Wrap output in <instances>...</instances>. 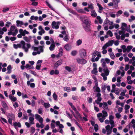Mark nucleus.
Returning <instances> with one entry per match:
<instances>
[{
  "instance_id": "1",
  "label": "nucleus",
  "mask_w": 135,
  "mask_h": 135,
  "mask_svg": "<svg viewBox=\"0 0 135 135\" xmlns=\"http://www.w3.org/2000/svg\"><path fill=\"white\" fill-rule=\"evenodd\" d=\"M92 57L91 58V60L92 62L98 61L99 58L101 57L100 53L96 51H95L91 54Z\"/></svg>"
},
{
  "instance_id": "2",
  "label": "nucleus",
  "mask_w": 135,
  "mask_h": 135,
  "mask_svg": "<svg viewBox=\"0 0 135 135\" xmlns=\"http://www.w3.org/2000/svg\"><path fill=\"white\" fill-rule=\"evenodd\" d=\"M21 45L22 46V48L25 51L27 52L28 51V49L30 48L31 45L30 43H27L26 45L27 46V47H25L26 43L25 42L23 41H22L20 42Z\"/></svg>"
},
{
  "instance_id": "3",
  "label": "nucleus",
  "mask_w": 135,
  "mask_h": 135,
  "mask_svg": "<svg viewBox=\"0 0 135 135\" xmlns=\"http://www.w3.org/2000/svg\"><path fill=\"white\" fill-rule=\"evenodd\" d=\"M7 117L8 118V122L11 125L12 124V120H15V115L12 113H9L7 115Z\"/></svg>"
},
{
  "instance_id": "4",
  "label": "nucleus",
  "mask_w": 135,
  "mask_h": 135,
  "mask_svg": "<svg viewBox=\"0 0 135 135\" xmlns=\"http://www.w3.org/2000/svg\"><path fill=\"white\" fill-rule=\"evenodd\" d=\"M81 20L82 21L83 23L85 24V25H91V22L90 20L88 19L84 18V17H80Z\"/></svg>"
},
{
  "instance_id": "5",
  "label": "nucleus",
  "mask_w": 135,
  "mask_h": 135,
  "mask_svg": "<svg viewBox=\"0 0 135 135\" xmlns=\"http://www.w3.org/2000/svg\"><path fill=\"white\" fill-rule=\"evenodd\" d=\"M79 53L82 59H84L86 55V51L84 49H81L79 50Z\"/></svg>"
},
{
  "instance_id": "6",
  "label": "nucleus",
  "mask_w": 135,
  "mask_h": 135,
  "mask_svg": "<svg viewBox=\"0 0 135 135\" xmlns=\"http://www.w3.org/2000/svg\"><path fill=\"white\" fill-rule=\"evenodd\" d=\"M39 51H37V52H33L32 53L33 55L35 56L37 54H40L41 52H43L44 51V46H39Z\"/></svg>"
},
{
  "instance_id": "7",
  "label": "nucleus",
  "mask_w": 135,
  "mask_h": 135,
  "mask_svg": "<svg viewBox=\"0 0 135 135\" xmlns=\"http://www.w3.org/2000/svg\"><path fill=\"white\" fill-rule=\"evenodd\" d=\"M83 28L86 32H90L91 31V25H83Z\"/></svg>"
},
{
  "instance_id": "8",
  "label": "nucleus",
  "mask_w": 135,
  "mask_h": 135,
  "mask_svg": "<svg viewBox=\"0 0 135 135\" xmlns=\"http://www.w3.org/2000/svg\"><path fill=\"white\" fill-rule=\"evenodd\" d=\"M77 62L80 64H84L87 62V61L84 59H80L78 58L76 59Z\"/></svg>"
},
{
  "instance_id": "9",
  "label": "nucleus",
  "mask_w": 135,
  "mask_h": 135,
  "mask_svg": "<svg viewBox=\"0 0 135 135\" xmlns=\"http://www.w3.org/2000/svg\"><path fill=\"white\" fill-rule=\"evenodd\" d=\"M102 66L103 67V70L104 73L108 72L109 73V71L108 70L107 66L106 65V63L103 62V63H102Z\"/></svg>"
},
{
  "instance_id": "10",
  "label": "nucleus",
  "mask_w": 135,
  "mask_h": 135,
  "mask_svg": "<svg viewBox=\"0 0 135 135\" xmlns=\"http://www.w3.org/2000/svg\"><path fill=\"white\" fill-rule=\"evenodd\" d=\"M62 60L60 59L55 63L54 66V68L56 69L62 63Z\"/></svg>"
},
{
  "instance_id": "11",
  "label": "nucleus",
  "mask_w": 135,
  "mask_h": 135,
  "mask_svg": "<svg viewBox=\"0 0 135 135\" xmlns=\"http://www.w3.org/2000/svg\"><path fill=\"white\" fill-rule=\"evenodd\" d=\"M18 30L17 29H15L14 31L13 32L10 31L8 32V35H12L13 36H15L18 33Z\"/></svg>"
},
{
  "instance_id": "12",
  "label": "nucleus",
  "mask_w": 135,
  "mask_h": 135,
  "mask_svg": "<svg viewBox=\"0 0 135 135\" xmlns=\"http://www.w3.org/2000/svg\"><path fill=\"white\" fill-rule=\"evenodd\" d=\"M46 3L47 5L49 7V8H50L51 10L55 11V12L58 14L59 16H61V15L60 14L55 11V9L52 7V6H51V5L49 3V2L47 0H46Z\"/></svg>"
},
{
  "instance_id": "13",
  "label": "nucleus",
  "mask_w": 135,
  "mask_h": 135,
  "mask_svg": "<svg viewBox=\"0 0 135 135\" xmlns=\"http://www.w3.org/2000/svg\"><path fill=\"white\" fill-rule=\"evenodd\" d=\"M110 60L108 58H102L101 60V62L102 63H103V62H104L105 63L106 62L108 64L110 63Z\"/></svg>"
},
{
  "instance_id": "14",
  "label": "nucleus",
  "mask_w": 135,
  "mask_h": 135,
  "mask_svg": "<svg viewBox=\"0 0 135 135\" xmlns=\"http://www.w3.org/2000/svg\"><path fill=\"white\" fill-rule=\"evenodd\" d=\"M109 73L108 72L106 73H102L101 74V75L103 77V79L104 81H106L107 79V76H108Z\"/></svg>"
},
{
  "instance_id": "15",
  "label": "nucleus",
  "mask_w": 135,
  "mask_h": 135,
  "mask_svg": "<svg viewBox=\"0 0 135 135\" xmlns=\"http://www.w3.org/2000/svg\"><path fill=\"white\" fill-rule=\"evenodd\" d=\"M64 47L67 51H69L71 49V46L70 44H68L65 45Z\"/></svg>"
},
{
  "instance_id": "16",
  "label": "nucleus",
  "mask_w": 135,
  "mask_h": 135,
  "mask_svg": "<svg viewBox=\"0 0 135 135\" xmlns=\"http://www.w3.org/2000/svg\"><path fill=\"white\" fill-rule=\"evenodd\" d=\"M59 73V71L57 70L56 69L55 70H52L50 72V74L51 75H52L54 74L58 75Z\"/></svg>"
},
{
  "instance_id": "17",
  "label": "nucleus",
  "mask_w": 135,
  "mask_h": 135,
  "mask_svg": "<svg viewBox=\"0 0 135 135\" xmlns=\"http://www.w3.org/2000/svg\"><path fill=\"white\" fill-rule=\"evenodd\" d=\"M9 98L11 100L12 102H15L17 101V99L16 97H15L11 95H10L8 96Z\"/></svg>"
},
{
  "instance_id": "18",
  "label": "nucleus",
  "mask_w": 135,
  "mask_h": 135,
  "mask_svg": "<svg viewBox=\"0 0 135 135\" xmlns=\"http://www.w3.org/2000/svg\"><path fill=\"white\" fill-rule=\"evenodd\" d=\"M13 125L16 129H17L16 127L17 126L18 127L20 128L21 127V124L20 122H15L13 123Z\"/></svg>"
},
{
  "instance_id": "19",
  "label": "nucleus",
  "mask_w": 135,
  "mask_h": 135,
  "mask_svg": "<svg viewBox=\"0 0 135 135\" xmlns=\"http://www.w3.org/2000/svg\"><path fill=\"white\" fill-rule=\"evenodd\" d=\"M113 127H110V126L108 125L105 127L106 131L108 132L109 131H112V129Z\"/></svg>"
},
{
  "instance_id": "20",
  "label": "nucleus",
  "mask_w": 135,
  "mask_h": 135,
  "mask_svg": "<svg viewBox=\"0 0 135 135\" xmlns=\"http://www.w3.org/2000/svg\"><path fill=\"white\" fill-rule=\"evenodd\" d=\"M91 15L93 17H95L97 16V14L94 10L91 11Z\"/></svg>"
},
{
  "instance_id": "21",
  "label": "nucleus",
  "mask_w": 135,
  "mask_h": 135,
  "mask_svg": "<svg viewBox=\"0 0 135 135\" xmlns=\"http://www.w3.org/2000/svg\"><path fill=\"white\" fill-rule=\"evenodd\" d=\"M16 22L17 23L16 25L17 27H19L24 24V23L22 21L17 20L16 21Z\"/></svg>"
},
{
  "instance_id": "22",
  "label": "nucleus",
  "mask_w": 135,
  "mask_h": 135,
  "mask_svg": "<svg viewBox=\"0 0 135 135\" xmlns=\"http://www.w3.org/2000/svg\"><path fill=\"white\" fill-rule=\"evenodd\" d=\"M55 44H51L50 46L49 47V49L51 51H52L54 50L55 47Z\"/></svg>"
},
{
  "instance_id": "23",
  "label": "nucleus",
  "mask_w": 135,
  "mask_h": 135,
  "mask_svg": "<svg viewBox=\"0 0 135 135\" xmlns=\"http://www.w3.org/2000/svg\"><path fill=\"white\" fill-rule=\"evenodd\" d=\"M29 120L30 124H34L33 117H30L29 118Z\"/></svg>"
},
{
  "instance_id": "24",
  "label": "nucleus",
  "mask_w": 135,
  "mask_h": 135,
  "mask_svg": "<svg viewBox=\"0 0 135 135\" xmlns=\"http://www.w3.org/2000/svg\"><path fill=\"white\" fill-rule=\"evenodd\" d=\"M25 68L26 69L29 68L31 69H33L34 67L33 66H31L29 64H27L25 66Z\"/></svg>"
},
{
  "instance_id": "25",
  "label": "nucleus",
  "mask_w": 135,
  "mask_h": 135,
  "mask_svg": "<svg viewBox=\"0 0 135 135\" xmlns=\"http://www.w3.org/2000/svg\"><path fill=\"white\" fill-rule=\"evenodd\" d=\"M114 41L113 40H112L108 41L106 43L109 46H112L113 44L114 43Z\"/></svg>"
},
{
  "instance_id": "26",
  "label": "nucleus",
  "mask_w": 135,
  "mask_h": 135,
  "mask_svg": "<svg viewBox=\"0 0 135 135\" xmlns=\"http://www.w3.org/2000/svg\"><path fill=\"white\" fill-rule=\"evenodd\" d=\"M103 108L105 110L108 109V105L106 102H103Z\"/></svg>"
},
{
  "instance_id": "27",
  "label": "nucleus",
  "mask_w": 135,
  "mask_h": 135,
  "mask_svg": "<svg viewBox=\"0 0 135 135\" xmlns=\"http://www.w3.org/2000/svg\"><path fill=\"white\" fill-rule=\"evenodd\" d=\"M109 55L110 58L113 59H114L115 57V56L114 55L113 53V52L110 53L109 54Z\"/></svg>"
},
{
  "instance_id": "28",
  "label": "nucleus",
  "mask_w": 135,
  "mask_h": 135,
  "mask_svg": "<svg viewBox=\"0 0 135 135\" xmlns=\"http://www.w3.org/2000/svg\"><path fill=\"white\" fill-rule=\"evenodd\" d=\"M16 29V26L15 25H12L11 27L10 31L12 32H13V31L15 29Z\"/></svg>"
},
{
  "instance_id": "29",
  "label": "nucleus",
  "mask_w": 135,
  "mask_h": 135,
  "mask_svg": "<svg viewBox=\"0 0 135 135\" xmlns=\"http://www.w3.org/2000/svg\"><path fill=\"white\" fill-rule=\"evenodd\" d=\"M98 72L97 68H94L92 70L91 73L92 74H95L98 73Z\"/></svg>"
},
{
  "instance_id": "30",
  "label": "nucleus",
  "mask_w": 135,
  "mask_h": 135,
  "mask_svg": "<svg viewBox=\"0 0 135 135\" xmlns=\"http://www.w3.org/2000/svg\"><path fill=\"white\" fill-rule=\"evenodd\" d=\"M102 100V98L101 97L97 98V99L95 100V102L97 104H99V103Z\"/></svg>"
},
{
  "instance_id": "31",
  "label": "nucleus",
  "mask_w": 135,
  "mask_h": 135,
  "mask_svg": "<svg viewBox=\"0 0 135 135\" xmlns=\"http://www.w3.org/2000/svg\"><path fill=\"white\" fill-rule=\"evenodd\" d=\"M110 124H111V127H114V123L113 120H109V122Z\"/></svg>"
},
{
  "instance_id": "32",
  "label": "nucleus",
  "mask_w": 135,
  "mask_h": 135,
  "mask_svg": "<svg viewBox=\"0 0 135 135\" xmlns=\"http://www.w3.org/2000/svg\"><path fill=\"white\" fill-rule=\"evenodd\" d=\"M1 104L2 107L4 108H5L7 107L6 103L4 101H2Z\"/></svg>"
},
{
  "instance_id": "33",
  "label": "nucleus",
  "mask_w": 135,
  "mask_h": 135,
  "mask_svg": "<svg viewBox=\"0 0 135 135\" xmlns=\"http://www.w3.org/2000/svg\"><path fill=\"white\" fill-rule=\"evenodd\" d=\"M23 38L26 42H30V39L26 36L24 37Z\"/></svg>"
},
{
  "instance_id": "34",
  "label": "nucleus",
  "mask_w": 135,
  "mask_h": 135,
  "mask_svg": "<svg viewBox=\"0 0 135 135\" xmlns=\"http://www.w3.org/2000/svg\"><path fill=\"white\" fill-rule=\"evenodd\" d=\"M77 54V51L76 50H73L71 52V54L72 56H75Z\"/></svg>"
},
{
  "instance_id": "35",
  "label": "nucleus",
  "mask_w": 135,
  "mask_h": 135,
  "mask_svg": "<svg viewBox=\"0 0 135 135\" xmlns=\"http://www.w3.org/2000/svg\"><path fill=\"white\" fill-rule=\"evenodd\" d=\"M133 48V46H132L129 45L127 46V52H129L130 51L131 49H132Z\"/></svg>"
},
{
  "instance_id": "36",
  "label": "nucleus",
  "mask_w": 135,
  "mask_h": 135,
  "mask_svg": "<svg viewBox=\"0 0 135 135\" xmlns=\"http://www.w3.org/2000/svg\"><path fill=\"white\" fill-rule=\"evenodd\" d=\"M82 41L80 39H79L76 42V43L77 44V45L78 46H79L82 43Z\"/></svg>"
},
{
  "instance_id": "37",
  "label": "nucleus",
  "mask_w": 135,
  "mask_h": 135,
  "mask_svg": "<svg viewBox=\"0 0 135 135\" xmlns=\"http://www.w3.org/2000/svg\"><path fill=\"white\" fill-rule=\"evenodd\" d=\"M94 128L95 131L96 132H97L98 129V125L97 124H95L94 126Z\"/></svg>"
},
{
  "instance_id": "38",
  "label": "nucleus",
  "mask_w": 135,
  "mask_h": 135,
  "mask_svg": "<svg viewBox=\"0 0 135 135\" xmlns=\"http://www.w3.org/2000/svg\"><path fill=\"white\" fill-rule=\"evenodd\" d=\"M102 113L103 114H102L103 116H107L108 114L107 112L105 110H103L102 111Z\"/></svg>"
},
{
  "instance_id": "39",
  "label": "nucleus",
  "mask_w": 135,
  "mask_h": 135,
  "mask_svg": "<svg viewBox=\"0 0 135 135\" xmlns=\"http://www.w3.org/2000/svg\"><path fill=\"white\" fill-rule=\"evenodd\" d=\"M68 36L67 35H65V36L63 38L64 40L66 42H68L69 40V38H68Z\"/></svg>"
},
{
  "instance_id": "40",
  "label": "nucleus",
  "mask_w": 135,
  "mask_h": 135,
  "mask_svg": "<svg viewBox=\"0 0 135 135\" xmlns=\"http://www.w3.org/2000/svg\"><path fill=\"white\" fill-rule=\"evenodd\" d=\"M82 109L85 112H88V110L87 109V108H86L85 106L83 104L82 105Z\"/></svg>"
},
{
  "instance_id": "41",
  "label": "nucleus",
  "mask_w": 135,
  "mask_h": 135,
  "mask_svg": "<svg viewBox=\"0 0 135 135\" xmlns=\"http://www.w3.org/2000/svg\"><path fill=\"white\" fill-rule=\"evenodd\" d=\"M67 9L70 12L74 14H75V12L73 9L68 8H67Z\"/></svg>"
},
{
  "instance_id": "42",
  "label": "nucleus",
  "mask_w": 135,
  "mask_h": 135,
  "mask_svg": "<svg viewBox=\"0 0 135 135\" xmlns=\"http://www.w3.org/2000/svg\"><path fill=\"white\" fill-rule=\"evenodd\" d=\"M32 49H33V50L34 51H38V49H39V46L38 47H35L33 46H32Z\"/></svg>"
},
{
  "instance_id": "43",
  "label": "nucleus",
  "mask_w": 135,
  "mask_h": 135,
  "mask_svg": "<svg viewBox=\"0 0 135 135\" xmlns=\"http://www.w3.org/2000/svg\"><path fill=\"white\" fill-rule=\"evenodd\" d=\"M88 6L89 7V8H90L91 9H94V7L93 6V4L92 3H90V4H88Z\"/></svg>"
},
{
  "instance_id": "44",
  "label": "nucleus",
  "mask_w": 135,
  "mask_h": 135,
  "mask_svg": "<svg viewBox=\"0 0 135 135\" xmlns=\"http://www.w3.org/2000/svg\"><path fill=\"white\" fill-rule=\"evenodd\" d=\"M122 13L123 11L122 10H119L117 12L116 15L117 17H118L120 15L122 14Z\"/></svg>"
},
{
  "instance_id": "45",
  "label": "nucleus",
  "mask_w": 135,
  "mask_h": 135,
  "mask_svg": "<svg viewBox=\"0 0 135 135\" xmlns=\"http://www.w3.org/2000/svg\"><path fill=\"white\" fill-rule=\"evenodd\" d=\"M44 106L45 108H47L50 107V105L49 103H44Z\"/></svg>"
},
{
  "instance_id": "46",
  "label": "nucleus",
  "mask_w": 135,
  "mask_h": 135,
  "mask_svg": "<svg viewBox=\"0 0 135 135\" xmlns=\"http://www.w3.org/2000/svg\"><path fill=\"white\" fill-rule=\"evenodd\" d=\"M107 34L109 35L110 37H112L113 35L112 32L110 30L108 31L107 32Z\"/></svg>"
},
{
  "instance_id": "47",
  "label": "nucleus",
  "mask_w": 135,
  "mask_h": 135,
  "mask_svg": "<svg viewBox=\"0 0 135 135\" xmlns=\"http://www.w3.org/2000/svg\"><path fill=\"white\" fill-rule=\"evenodd\" d=\"M31 110L30 109H28L27 110L28 113L29 114V115L31 116L32 117H34V114L31 113Z\"/></svg>"
},
{
  "instance_id": "48",
  "label": "nucleus",
  "mask_w": 135,
  "mask_h": 135,
  "mask_svg": "<svg viewBox=\"0 0 135 135\" xmlns=\"http://www.w3.org/2000/svg\"><path fill=\"white\" fill-rule=\"evenodd\" d=\"M110 22V21L107 18H106L103 24H108Z\"/></svg>"
},
{
  "instance_id": "49",
  "label": "nucleus",
  "mask_w": 135,
  "mask_h": 135,
  "mask_svg": "<svg viewBox=\"0 0 135 135\" xmlns=\"http://www.w3.org/2000/svg\"><path fill=\"white\" fill-rule=\"evenodd\" d=\"M95 91L98 93H100V89L98 86H97L96 88Z\"/></svg>"
},
{
  "instance_id": "50",
  "label": "nucleus",
  "mask_w": 135,
  "mask_h": 135,
  "mask_svg": "<svg viewBox=\"0 0 135 135\" xmlns=\"http://www.w3.org/2000/svg\"><path fill=\"white\" fill-rule=\"evenodd\" d=\"M66 70H67L69 72H70L71 71V69L70 67L68 66H66L65 68Z\"/></svg>"
},
{
  "instance_id": "51",
  "label": "nucleus",
  "mask_w": 135,
  "mask_h": 135,
  "mask_svg": "<svg viewBox=\"0 0 135 135\" xmlns=\"http://www.w3.org/2000/svg\"><path fill=\"white\" fill-rule=\"evenodd\" d=\"M64 89L68 92H70L71 90L70 88L68 87H65L64 88Z\"/></svg>"
},
{
  "instance_id": "52",
  "label": "nucleus",
  "mask_w": 135,
  "mask_h": 135,
  "mask_svg": "<svg viewBox=\"0 0 135 135\" xmlns=\"http://www.w3.org/2000/svg\"><path fill=\"white\" fill-rule=\"evenodd\" d=\"M52 97L55 100H57V96L56 94L55 93H54L52 95Z\"/></svg>"
},
{
  "instance_id": "53",
  "label": "nucleus",
  "mask_w": 135,
  "mask_h": 135,
  "mask_svg": "<svg viewBox=\"0 0 135 135\" xmlns=\"http://www.w3.org/2000/svg\"><path fill=\"white\" fill-rule=\"evenodd\" d=\"M126 92V89L124 90L120 94L121 96H124L125 95V93Z\"/></svg>"
},
{
  "instance_id": "54",
  "label": "nucleus",
  "mask_w": 135,
  "mask_h": 135,
  "mask_svg": "<svg viewBox=\"0 0 135 135\" xmlns=\"http://www.w3.org/2000/svg\"><path fill=\"white\" fill-rule=\"evenodd\" d=\"M63 55V53H62L59 52L58 54L56 55V57H57L58 58L59 57H60L62 56Z\"/></svg>"
},
{
  "instance_id": "55",
  "label": "nucleus",
  "mask_w": 135,
  "mask_h": 135,
  "mask_svg": "<svg viewBox=\"0 0 135 135\" xmlns=\"http://www.w3.org/2000/svg\"><path fill=\"white\" fill-rule=\"evenodd\" d=\"M113 12H110L109 13L110 16L114 18L115 17V15L114 14H113Z\"/></svg>"
},
{
  "instance_id": "56",
  "label": "nucleus",
  "mask_w": 135,
  "mask_h": 135,
  "mask_svg": "<svg viewBox=\"0 0 135 135\" xmlns=\"http://www.w3.org/2000/svg\"><path fill=\"white\" fill-rule=\"evenodd\" d=\"M115 116L116 117L118 118H120L121 117V115L118 113H117L115 114Z\"/></svg>"
},
{
  "instance_id": "57",
  "label": "nucleus",
  "mask_w": 135,
  "mask_h": 135,
  "mask_svg": "<svg viewBox=\"0 0 135 135\" xmlns=\"http://www.w3.org/2000/svg\"><path fill=\"white\" fill-rule=\"evenodd\" d=\"M35 118L37 120H38L41 117L40 115L37 114H35Z\"/></svg>"
},
{
  "instance_id": "58",
  "label": "nucleus",
  "mask_w": 135,
  "mask_h": 135,
  "mask_svg": "<svg viewBox=\"0 0 135 135\" xmlns=\"http://www.w3.org/2000/svg\"><path fill=\"white\" fill-rule=\"evenodd\" d=\"M42 108H39L38 110V113L39 114H42Z\"/></svg>"
},
{
  "instance_id": "59",
  "label": "nucleus",
  "mask_w": 135,
  "mask_h": 135,
  "mask_svg": "<svg viewBox=\"0 0 135 135\" xmlns=\"http://www.w3.org/2000/svg\"><path fill=\"white\" fill-rule=\"evenodd\" d=\"M108 47H109L107 45V44L106 43L103 46L102 49H106Z\"/></svg>"
},
{
  "instance_id": "60",
  "label": "nucleus",
  "mask_w": 135,
  "mask_h": 135,
  "mask_svg": "<svg viewBox=\"0 0 135 135\" xmlns=\"http://www.w3.org/2000/svg\"><path fill=\"white\" fill-rule=\"evenodd\" d=\"M130 106L126 104L124 106V109L125 110H128L130 108Z\"/></svg>"
},
{
  "instance_id": "61",
  "label": "nucleus",
  "mask_w": 135,
  "mask_h": 135,
  "mask_svg": "<svg viewBox=\"0 0 135 135\" xmlns=\"http://www.w3.org/2000/svg\"><path fill=\"white\" fill-rule=\"evenodd\" d=\"M22 98L23 99L25 98H28V97L27 95L26 94H22Z\"/></svg>"
},
{
  "instance_id": "62",
  "label": "nucleus",
  "mask_w": 135,
  "mask_h": 135,
  "mask_svg": "<svg viewBox=\"0 0 135 135\" xmlns=\"http://www.w3.org/2000/svg\"><path fill=\"white\" fill-rule=\"evenodd\" d=\"M11 24V22L7 21L6 22V23L5 25V26L6 27H9L10 25Z\"/></svg>"
},
{
  "instance_id": "63",
  "label": "nucleus",
  "mask_w": 135,
  "mask_h": 135,
  "mask_svg": "<svg viewBox=\"0 0 135 135\" xmlns=\"http://www.w3.org/2000/svg\"><path fill=\"white\" fill-rule=\"evenodd\" d=\"M13 106L15 108L16 107H17L19 106L18 104L16 102H15L14 104H13Z\"/></svg>"
},
{
  "instance_id": "64",
  "label": "nucleus",
  "mask_w": 135,
  "mask_h": 135,
  "mask_svg": "<svg viewBox=\"0 0 135 135\" xmlns=\"http://www.w3.org/2000/svg\"><path fill=\"white\" fill-rule=\"evenodd\" d=\"M38 3L37 2H32L31 5L34 6H36L38 5Z\"/></svg>"
}]
</instances>
